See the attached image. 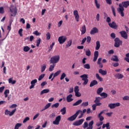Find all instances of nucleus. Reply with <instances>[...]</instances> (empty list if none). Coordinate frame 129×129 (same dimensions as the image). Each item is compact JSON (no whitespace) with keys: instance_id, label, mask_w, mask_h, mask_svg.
<instances>
[{"instance_id":"nucleus-1","label":"nucleus","mask_w":129,"mask_h":129,"mask_svg":"<svg viewBox=\"0 0 129 129\" xmlns=\"http://www.w3.org/2000/svg\"><path fill=\"white\" fill-rule=\"evenodd\" d=\"M127 7H129V1H124L122 2L121 4H119V8L117 11L121 17H124V13H123V11H124V8L126 9Z\"/></svg>"},{"instance_id":"nucleus-2","label":"nucleus","mask_w":129,"mask_h":129,"mask_svg":"<svg viewBox=\"0 0 129 129\" xmlns=\"http://www.w3.org/2000/svg\"><path fill=\"white\" fill-rule=\"evenodd\" d=\"M104 111H105V110H103L101 111L98 115V117L99 118L100 122L99 123H97L96 125L97 126H100V125H102L103 124V120L104 119V117L102 116V114L103 113H104Z\"/></svg>"},{"instance_id":"nucleus-3","label":"nucleus","mask_w":129,"mask_h":129,"mask_svg":"<svg viewBox=\"0 0 129 129\" xmlns=\"http://www.w3.org/2000/svg\"><path fill=\"white\" fill-rule=\"evenodd\" d=\"M60 60V56L59 55H54L50 58V64H57Z\"/></svg>"},{"instance_id":"nucleus-4","label":"nucleus","mask_w":129,"mask_h":129,"mask_svg":"<svg viewBox=\"0 0 129 129\" xmlns=\"http://www.w3.org/2000/svg\"><path fill=\"white\" fill-rule=\"evenodd\" d=\"M80 112H82V111L81 110H79L77 111L75 114L68 118V120H69V121H73L75 120L76 118H77V116H78V114H79Z\"/></svg>"},{"instance_id":"nucleus-5","label":"nucleus","mask_w":129,"mask_h":129,"mask_svg":"<svg viewBox=\"0 0 129 129\" xmlns=\"http://www.w3.org/2000/svg\"><path fill=\"white\" fill-rule=\"evenodd\" d=\"M80 77L82 78V80L84 81L83 83V85H87V84L88 83V82L89 81L88 80V75L84 74L82 76H80Z\"/></svg>"},{"instance_id":"nucleus-6","label":"nucleus","mask_w":129,"mask_h":129,"mask_svg":"<svg viewBox=\"0 0 129 129\" xmlns=\"http://www.w3.org/2000/svg\"><path fill=\"white\" fill-rule=\"evenodd\" d=\"M114 47L116 48H118L120 45H122V41L119 40V38L117 37L114 39Z\"/></svg>"},{"instance_id":"nucleus-7","label":"nucleus","mask_w":129,"mask_h":129,"mask_svg":"<svg viewBox=\"0 0 129 129\" xmlns=\"http://www.w3.org/2000/svg\"><path fill=\"white\" fill-rule=\"evenodd\" d=\"M11 13L12 14L11 15V17H16L17 15V13H18V9H17V8L12 7L10 9Z\"/></svg>"},{"instance_id":"nucleus-8","label":"nucleus","mask_w":129,"mask_h":129,"mask_svg":"<svg viewBox=\"0 0 129 129\" xmlns=\"http://www.w3.org/2000/svg\"><path fill=\"white\" fill-rule=\"evenodd\" d=\"M67 40V37L66 36H61L58 37V41L59 44H64L65 42H66V40Z\"/></svg>"},{"instance_id":"nucleus-9","label":"nucleus","mask_w":129,"mask_h":129,"mask_svg":"<svg viewBox=\"0 0 129 129\" xmlns=\"http://www.w3.org/2000/svg\"><path fill=\"white\" fill-rule=\"evenodd\" d=\"M16 110H17V109L15 108V109L13 110L11 112L10 111H9V110L6 109V110H5V115H8V114H9V115L10 116H12L14 115V114L16 112Z\"/></svg>"},{"instance_id":"nucleus-10","label":"nucleus","mask_w":129,"mask_h":129,"mask_svg":"<svg viewBox=\"0 0 129 129\" xmlns=\"http://www.w3.org/2000/svg\"><path fill=\"white\" fill-rule=\"evenodd\" d=\"M108 107L110 108V109H113L115 108V107H118V106H120V103H110L108 105Z\"/></svg>"},{"instance_id":"nucleus-11","label":"nucleus","mask_w":129,"mask_h":129,"mask_svg":"<svg viewBox=\"0 0 129 129\" xmlns=\"http://www.w3.org/2000/svg\"><path fill=\"white\" fill-rule=\"evenodd\" d=\"M84 122V119H81L73 123V125L78 126L79 125H81V124H82Z\"/></svg>"},{"instance_id":"nucleus-12","label":"nucleus","mask_w":129,"mask_h":129,"mask_svg":"<svg viewBox=\"0 0 129 129\" xmlns=\"http://www.w3.org/2000/svg\"><path fill=\"white\" fill-rule=\"evenodd\" d=\"M60 121H61V115H58L55 118V120L53 121V124L58 125L60 123Z\"/></svg>"},{"instance_id":"nucleus-13","label":"nucleus","mask_w":129,"mask_h":129,"mask_svg":"<svg viewBox=\"0 0 129 129\" xmlns=\"http://www.w3.org/2000/svg\"><path fill=\"white\" fill-rule=\"evenodd\" d=\"M101 100V98L100 97H96L95 98V100H94V103L97 104L98 106H100V105H101L102 104L101 103H100Z\"/></svg>"},{"instance_id":"nucleus-14","label":"nucleus","mask_w":129,"mask_h":129,"mask_svg":"<svg viewBox=\"0 0 129 129\" xmlns=\"http://www.w3.org/2000/svg\"><path fill=\"white\" fill-rule=\"evenodd\" d=\"M119 34L121 35V37H122V38H123L126 40V39H127V34L126 33V32H125V31H121L119 32Z\"/></svg>"},{"instance_id":"nucleus-15","label":"nucleus","mask_w":129,"mask_h":129,"mask_svg":"<svg viewBox=\"0 0 129 129\" xmlns=\"http://www.w3.org/2000/svg\"><path fill=\"white\" fill-rule=\"evenodd\" d=\"M38 82V80L37 79H34L31 82V86L29 87V89H32L35 87V85H36V83Z\"/></svg>"},{"instance_id":"nucleus-16","label":"nucleus","mask_w":129,"mask_h":129,"mask_svg":"<svg viewBox=\"0 0 129 129\" xmlns=\"http://www.w3.org/2000/svg\"><path fill=\"white\" fill-rule=\"evenodd\" d=\"M99 55V53L98 51H95L94 53V58L93 59V62H96L97 60V58H98V56Z\"/></svg>"},{"instance_id":"nucleus-17","label":"nucleus","mask_w":129,"mask_h":129,"mask_svg":"<svg viewBox=\"0 0 129 129\" xmlns=\"http://www.w3.org/2000/svg\"><path fill=\"white\" fill-rule=\"evenodd\" d=\"M108 25L110 28H112V29H117V25L114 21H113L111 23H109Z\"/></svg>"},{"instance_id":"nucleus-18","label":"nucleus","mask_w":129,"mask_h":129,"mask_svg":"<svg viewBox=\"0 0 129 129\" xmlns=\"http://www.w3.org/2000/svg\"><path fill=\"white\" fill-rule=\"evenodd\" d=\"M74 15L77 22H79V15L78 14V11L77 10L74 11Z\"/></svg>"},{"instance_id":"nucleus-19","label":"nucleus","mask_w":129,"mask_h":129,"mask_svg":"<svg viewBox=\"0 0 129 129\" xmlns=\"http://www.w3.org/2000/svg\"><path fill=\"white\" fill-rule=\"evenodd\" d=\"M97 33H98V29L96 27H93L90 31L91 35H94V34H96Z\"/></svg>"},{"instance_id":"nucleus-20","label":"nucleus","mask_w":129,"mask_h":129,"mask_svg":"<svg viewBox=\"0 0 129 129\" xmlns=\"http://www.w3.org/2000/svg\"><path fill=\"white\" fill-rule=\"evenodd\" d=\"M73 95L72 94H70L67 97V102H71V101H73Z\"/></svg>"},{"instance_id":"nucleus-21","label":"nucleus","mask_w":129,"mask_h":129,"mask_svg":"<svg viewBox=\"0 0 129 129\" xmlns=\"http://www.w3.org/2000/svg\"><path fill=\"white\" fill-rule=\"evenodd\" d=\"M81 32V35H84L86 33V26L85 25L82 26Z\"/></svg>"},{"instance_id":"nucleus-22","label":"nucleus","mask_w":129,"mask_h":129,"mask_svg":"<svg viewBox=\"0 0 129 129\" xmlns=\"http://www.w3.org/2000/svg\"><path fill=\"white\" fill-rule=\"evenodd\" d=\"M99 73L103 75V76H104L105 75H106V74H107V71L103 70L102 69H100L99 70Z\"/></svg>"},{"instance_id":"nucleus-23","label":"nucleus","mask_w":129,"mask_h":129,"mask_svg":"<svg viewBox=\"0 0 129 129\" xmlns=\"http://www.w3.org/2000/svg\"><path fill=\"white\" fill-rule=\"evenodd\" d=\"M98 84V82H97V81L94 80L93 81H92L90 83V87H93V86H94V85H96Z\"/></svg>"},{"instance_id":"nucleus-24","label":"nucleus","mask_w":129,"mask_h":129,"mask_svg":"<svg viewBox=\"0 0 129 129\" xmlns=\"http://www.w3.org/2000/svg\"><path fill=\"white\" fill-rule=\"evenodd\" d=\"M60 73H61V70L57 71L56 72H55L53 74V77L51 79V81H52V80H54V78H55V77H56V76H58V75H59Z\"/></svg>"},{"instance_id":"nucleus-25","label":"nucleus","mask_w":129,"mask_h":129,"mask_svg":"<svg viewBox=\"0 0 129 129\" xmlns=\"http://www.w3.org/2000/svg\"><path fill=\"white\" fill-rule=\"evenodd\" d=\"M81 103H82V100L79 99L73 104V106H77V105H79Z\"/></svg>"},{"instance_id":"nucleus-26","label":"nucleus","mask_w":129,"mask_h":129,"mask_svg":"<svg viewBox=\"0 0 129 129\" xmlns=\"http://www.w3.org/2000/svg\"><path fill=\"white\" fill-rule=\"evenodd\" d=\"M93 123H94V122L93 120L91 121L89 123V127L87 128V129H92L93 128Z\"/></svg>"},{"instance_id":"nucleus-27","label":"nucleus","mask_w":129,"mask_h":129,"mask_svg":"<svg viewBox=\"0 0 129 129\" xmlns=\"http://www.w3.org/2000/svg\"><path fill=\"white\" fill-rule=\"evenodd\" d=\"M115 78H117V79H121L122 78H123V75H122L121 74H116L115 75Z\"/></svg>"},{"instance_id":"nucleus-28","label":"nucleus","mask_w":129,"mask_h":129,"mask_svg":"<svg viewBox=\"0 0 129 129\" xmlns=\"http://www.w3.org/2000/svg\"><path fill=\"white\" fill-rule=\"evenodd\" d=\"M48 92H50V90L48 89H44L41 92L40 95H43L44 93H48Z\"/></svg>"},{"instance_id":"nucleus-29","label":"nucleus","mask_w":129,"mask_h":129,"mask_svg":"<svg viewBox=\"0 0 129 129\" xmlns=\"http://www.w3.org/2000/svg\"><path fill=\"white\" fill-rule=\"evenodd\" d=\"M96 48L95 49L96 50H99V49L100 48V42H99V41H97L96 42Z\"/></svg>"},{"instance_id":"nucleus-30","label":"nucleus","mask_w":129,"mask_h":129,"mask_svg":"<svg viewBox=\"0 0 129 129\" xmlns=\"http://www.w3.org/2000/svg\"><path fill=\"white\" fill-rule=\"evenodd\" d=\"M113 57L114 58L112 57L111 58V61H114V62H118V61H119L117 55H114Z\"/></svg>"},{"instance_id":"nucleus-31","label":"nucleus","mask_w":129,"mask_h":129,"mask_svg":"<svg viewBox=\"0 0 129 129\" xmlns=\"http://www.w3.org/2000/svg\"><path fill=\"white\" fill-rule=\"evenodd\" d=\"M102 91H103V88H99L97 90V94H98V95H100V94H101V92H102Z\"/></svg>"},{"instance_id":"nucleus-32","label":"nucleus","mask_w":129,"mask_h":129,"mask_svg":"<svg viewBox=\"0 0 129 129\" xmlns=\"http://www.w3.org/2000/svg\"><path fill=\"white\" fill-rule=\"evenodd\" d=\"M55 66H56V64L53 63L52 64L50 65L49 68V71L50 72H52L53 70H54V68H55Z\"/></svg>"},{"instance_id":"nucleus-33","label":"nucleus","mask_w":129,"mask_h":129,"mask_svg":"<svg viewBox=\"0 0 129 129\" xmlns=\"http://www.w3.org/2000/svg\"><path fill=\"white\" fill-rule=\"evenodd\" d=\"M111 9L114 17H116V14L115 13V9L114 8V7H113V6H111Z\"/></svg>"},{"instance_id":"nucleus-34","label":"nucleus","mask_w":129,"mask_h":129,"mask_svg":"<svg viewBox=\"0 0 129 129\" xmlns=\"http://www.w3.org/2000/svg\"><path fill=\"white\" fill-rule=\"evenodd\" d=\"M30 49H31V48H30L28 46H24L23 47L24 52H29V51H30Z\"/></svg>"},{"instance_id":"nucleus-35","label":"nucleus","mask_w":129,"mask_h":129,"mask_svg":"<svg viewBox=\"0 0 129 129\" xmlns=\"http://www.w3.org/2000/svg\"><path fill=\"white\" fill-rule=\"evenodd\" d=\"M100 95L101 96V97H103V98H106L108 96V95L105 92L101 93Z\"/></svg>"},{"instance_id":"nucleus-36","label":"nucleus","mask_w":129,"mask_h":129,"mask_svg":"<svg viewBox=\"0 0 129 129\" xmlns=\"http://www.w3.org/2000/svg\"><path fill=\"white\" fill-rule=\"evenodd\" d=\"M94 3L97 9H100V4H98V1L97 0H94Z\"/></svg>"},{"instance_id":"nucleus-37","label":"nucleus","mask_w":129,"mask_h":129,"mask_svg":"<svg viewBox=\"0 0 129 129\" xmlns=\"http://www.w3.org/2000/svg\"><path fill=\"white\" fill-rule=\"evenodd\" d=\"M9 81V83H11V84H16V82H17V81H16V80H13V78H10L8 80Z\"/></svg>"},{"instance_id":"nucleus-38","label":"nucleus","mask_w":129,"mask_h":129,"mask_svg":"<svg viewBox=\"0 0 129 129\" xmlns=\"http://www.w3.org/2000/svg\"><path fill=\"white\" fill-rule=\"evenodd\" d=\"M96 77L98 80H99V81H103V79L99 76V74H96Z\"/></svg>"},{"instance_id":"nucleus-39","label":"nucleus","mask_w":129,"mask_h":129,"mask_svg":"<svg viewBox=\"0 0 129 129\" xmlns=\"http://www.w3.org/2000/svg\"><path fill=\"white\" fill-rule=\"evenodd\" d=\"M89 104L88 102H84L81 104V106H83V107H86V106H88Z\"/></svg>"},{"instance_id":"nucleus-40","label":"nucleus","mask_w":129,"mask_h":129,"mask_svg":"<svg viewBox=\"0 0 129 129\" xmlns=\"http://www.w3.org/2000/svg\"><path fill=\"white\" fill-rule=\"evenodd\" d=\"M22 125V123H17L16 124L14 129H19L20 127H21V126Z\"/></svg>"},{"instance_id":"nucleus-41","label":"nucleus","mask_w":129,"mask_h":129,"mask_svg":"<svg viewBox=\"0 0 129 129\" xmlns=\"http://www.w3.org/2000/svg\"><path fill=\"white\" fill-rule=\"evenodd\" d=\"M60 112H61V114L64 115L66 113V107H63L62 109L60 110Z\"/></svg>"},{"instance_id":"nucleus-42","label":"nucleus","mask_w":129,"mask_h":129,"mask_svg":"<svg viewBox=\"0 0 129 129\" xmlns=\"http://www.w3.org/2000/svg\"><path fill=\"white\" fill-rule=\"evenodd\" d=\"M54 107H55V108H58V107H59V103H56L55 104L52 105L51 108H54Z\"/></svg>"},{"instance_id":"nucleus-43","label":"nucleus","mask_w":129,"mask_h":129,"mask_svg":"<svg viewBox=\"0 0 129 129\" xmlns=\"http://www.w3.org/2000/svg\"><path fill=\"white\" fill-rule=\"evenodd\" d=\"M46 40H49L50 39H51V34H50V32H47L46 34Z\"/></svg>"},{"instance_id":"nucleus-44","label":"nucleus","mask_w":129,"mask_h":129,"mask_svg":"<svg viewBox=\"0 0 129 129\" xmlns=\"http://www.w3.org/2000/svg\"><path fill=\"white\" fill-rule=\"evenodd\" d=\"M86 56H90V55H91V51H90V49H88L86 51Z\"/></svg>"},{"instance_id":"nucleus-45","label":"nucleus","mask_w":129,"mask_h":129,"mask_svg":"<svg viewBox=\"0 0 129 129\" xmlns=\"http://www.w3.org/2000/svg\"><path fill=\"white\" fill-rule=\"evenodd\" d=\"M40 44H41V38H38V39L36 40L37 47H39V46H40Z\"/></svg>"},{"instance_id":"nucleus-46","label":"nucleus","mask_w":129,"mask_h":129,"mask_svg":"<svg viewBox=\"0 0 129 129\" xmlns=\"http://www.w3.org/2000/svg\"><path fill=\"white\" fill-rule=\"evenodd\" d=\"M65 77H66V74H65V73H63L60 77V80H63V79H64V78H65Z\"/></svg>"},{"instance_id":"nucleus-47","label":"nucleus","mask_w":129,"mask_h":129,"mask_svg":"<svg viewBox=\"0 0 129 129\" xmlns=\"http://www.w3.org/2000/svg\"><path fill=\"white\" fill-rule=\"evenodd\" d=\"M71 45H72V40H70L68 42V44H67L66 46L67 47V48H68V47H70Z\"/></svg>"},{"instance_id":"nucleus-48","label":"nucleus","mask_w":129,"mask_h":129,"mask_svg":"<svg viewBox=\"0 0 129 129\" xmlns=\"http://www.w3.org/2000/svg\"><path fill=\"white\" fill-rule=\"evenodd\" d=\"M45 77V74H41L38 78L39 81H41Z\"/></svg>"},{"instance_id":"nucleus-49","label":"nucleus","mask_w":129,"mask_h":129,"mask_svg":"<svg viewBox=\"0 0 129 129\" xmlns=\"http://www.w3.org/2000/svg\"><path fill=\"white\" fill-rule=\"evenodd\" d=\"M84 68L85 69H90V65L89 64H85L84 65Z\"/></svg>"},{"instance_id":"nucleus-50","label":"nucleus","mask_w":129,"mask_h":129,"mask_svg":"<svg viewBox=\"0 0 129 129\" xmlns=\"http://www.w3.org/2000/svg\"><path fill=\"white\" fill-rule=\"evenodd\" d=\"M46 70V64H43L41 66V72L43 73Z\"/></svg>"},{"instance_id":"nucleus-51","label":"nucleus","mask_w":129,"mask_h":129,"mask_svg":"<svg viewBox=\"0 0 129 129\" xmlns=\"http://www.w3.org/2000/svg\"><path fill=\"white\" fill-rule=\"evenodd\" d=\"M90 42H91V37L90 36H87V42L88 44L90 43Z\"/></svg>"},{"instance_id":"nucleus-52","label":"nucleus","mask_w":129,"mask_h":129,"mask_svg":"<svg viewBox=\"0 0 129 129\" xmlns=\"http://www.w3.org/2000/svg\"><path fill=\"white\" fill-rule=\"evenodd\" d=\"M106 4L109 6L112 5V0H106Z\"/></svg>"},{"instance_id":"nucleus-53","label":"nucleus","mask_w":129,"mask_h":129,"mask_svg":"<svg viewBox=\"0 0 129 129\" xmlns=\"http://www.w3.org/2000/svg\"><path fill=\"white\" fill-rule=\"evenodd\" d=\"M83 128H86V127H88V123L87 122H85L83 125Z\"/></svg>"},{"instance_id":"nucleus-54","label":"nucleus","mask_w":129,"mask_h":129,"mask_svg":"<svg viewBox=\"0 0 129 129\" xmlns=\"http://www.w3.org/2000/svg\"><path fill=\"white\" fill-rule=\"evenodd\" d=\"M33 34L35 35V36H40V35H41V33L39 32H38L37 30L33 32Z\"/></svg>"},{"instance_id":"nucleus-55","label":"nucleus","mask_w":129,"mask_h":129,"mask_svg":"<svg viewBox=\"0 0 129 129\" xmlns=\"http://www.w3.org/2000/svg\"><path fill=\"white\" fill-rule=\"evenodd\" d=\"M50 106H51V103H47L45 106V109H48V108H49L50 107Z\"/></svg>"},{"instance_id":"nucleus-56","label":"nucleus","mask_w":129,"mask_h":129,"mask_svg":"<svg viewBox=\"0 0 129 129\" xmlns=\"http://www.w3.org/2000/svg\"><path fill=\"white\" fill-rule=\"evenodd\" d=\"M18 34H19L20 37H22L23 36V29L21 28L19 31Z\"/></svg>"},{"instance_id":"nucleus-57","label":"nucleus","mask_w":129,"mask_h":129,"mask_svg":"<svg viewBox=\"0 0 129 129\" xmlns=\"http://www.w3.org/2000/svg\"><path fill=\"white\" fill-rule=\"evenodd\" d=\"M28 120H30V117H26L25 118V119L23 120V123H25V122H27Z\"/></svg>"},{"instance_id":"nucleus-58","label":"nucleus","mask_w":129,"mask_h":129,"mask_svg":"<svg viewBox=\"0 0 129 129\" xmlns=\"http://www.w3.org/2000/svg\"><path fill=\"white\" fill-rule=\"evenodd\" d=\"M74 92H75V93L76 92H79V87L78 86H76L74 88Z\"/></svg>"},{"instance_id":"nucleus-59","label":"nucleus","mask_w":129,"mask_h":129,"mask_svg":"<svg viewBox=\"0 0 129 129\" xmlns=\"http://www.w3.org/2000/svg\"><path fill=\"white\" fill-rule=\"evenodd\" d=\"M56 116V113H52L49 115L50 118H54Z\"/></svg>"},{"instance_id":"nucleus-60","label":"nucleus","mask_w":129,"mask_h":129,"mask_svg":"<svg viewBox=\"0 0 129 129\" xmlns=\"http://www.w3.org/2000/svg\"><path fill=\"white\" fill-rule=\"evenodd\" d=\"M75 93V96H77V97H80L81 96V93H80L79 92H76Z\"/></svg>"},{"instance_id":"nucleus-61","label":"nucleus","mask_w":129,"mask_h":129,"mask_svg":"<svg viewBox=\"0 0 129 129\" xmlns=\"http://www.w3.org/2000/svg\"><path fill=\"white\" fill-rule=\"evenodd\" d=\"M106 22L107 23H108V24H110V22H111V19H110V17H107Z\"/></svg>"},{"instance_id":"nucleus-62","label":"nucleus","mask_w":129,"mask_h":129,"mask_svg":"<svg viewBox=\"0 0 129 129\" xmlns=\"http://www.w3.org/2000/svg\"><path fill=\"white\" fill-rule=\"evenodd\" d=\"M5 13V10L4 7H2L0 8V14H4Z\"/></svg>"},{"instance_id":"nucleus-63","label":"nucleus","mask_w":129,"mask_h":129,"mask_svg":"<svg viewBox=\"0 0 129 129\" xmlns=\"http://www.w3.org/2000/svg\"><path fill=\"white\" fill-rule=\"evenodd\" d=\"M96 106H98L96 104L92 105V107L93 110H95V109H96Z\"/></svg>"},{"instance_id":"nucleus-64","label":"nucleus","mask_w":129,"mask_h":129,"mask_svg":"<svg viewBox=\"0 0 129 129\" xmlns=\"http://www.w3.org/2000/svg\"><path fill=\"white\" fill-rule=\"evenodd\" d=\"M123 100H129V96H125L122 98Z\"/></svg>"}]
</instances>
